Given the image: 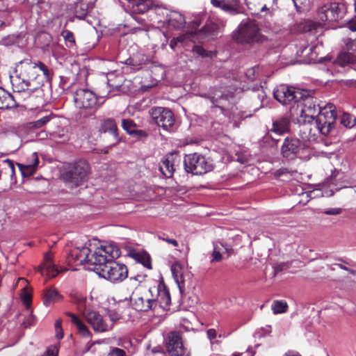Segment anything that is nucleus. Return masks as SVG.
Returning a JSON list of instances; mask_svg holds the SVG:
<instances>
[{
    "label": "nucleus",
    "mask_w": 356,
    "mask_h": 356,
    "mask_svg": "<svg viewBox=\"0 0 356 356\" xmlns=\"http://www.w3.org/2000/svg\"><path fill=\"white\" fill-rule=\"evenodd\" d=\"M51 79V71L45 64L24 59L16 64L14 74L10 76V82L14 92L19 96L22 92L25 93L26 97L24 100L33 103L42 101V87Z\"/></svg>",
    "instance_id": "obj_1"
},
{
    "label": "nucleus",
    "mask_w": 356,
    "mask_h": 356,
    "mask_svg": "<svg viewBox=\"0 0 356 356\" xmlns=\"http://www.w3.org/2000/svg\"><path fill=\"white\" fill-rule=\"evenodd\" d=\"M336 119L335 106L329 103L320 111L316 118L309 119V127L312 129L313 136L329 135L334 127ZM307 123H309V121H307Z\"/></svg>",
    "instance_id": "obj_2"
},
{
    "label": "nucleus",
    "mask_w": 356,
    "mask_h": 356,
    "mask_svg": "<svg viewBox=\"0 0 356 356\" xmlns=\"http://www.w3.org/2000/svg\"><path fill=\"white\" fill-rule=\"evenodd\" d=\"M184 170L193 175H203L213 170L212 162L197 152L186 154L184 159Z\"/></svg>",
    "instance_id": "obj_3"
},
{
    "label": "nucleus",
    "mask_w": 356,
    "mask_h": 356,
    "mask_svg": "<svg viewBox=\"0 0 356 356\" xmlns=\"http://www.w3.org/2000/svg\"><path fill=\"white\" fill-rule=\"evenodd\" d=\"M293 108L296 112L298 122H301L309 121V119L314 120L323 108L316 103V99L312 97L310 92L308 91V95L301 99L297 103L296 108Z\"/></svg>",
    "instance_id": "obj_4"
},
{
    "label": "nucleus",
    "mask_w": 356,
    "mask_h": 356,
    "mask_svg": "<svg viewBox=\"0 0 356 356\" xmlns=\"http://www.w3.org/2000/svg\"><path fill=\"white\" fill-rule=\"evenodd\" d=\"M120 256V250L113 245H100L90 255L89 265L105 266L113 262Z\"/></svg>",
    "instance_id": "obj_5"
},
{
    "label": "nucleus",
    "mask_w": 356,
    "mask_h": 356,
    "mask_svg": "<svg viewBox=\"0 0 356 356\" xmlns=\"http://www.w3.org/2000/svg\"><path fill=\"white\" fill-rule=\"evenodd\" d=\"M308 95V90L280 85L273 91L274 98L283 105L296 104Z\"/></svg>",
    "instance_id": "obj_6"
},
{
    "label": "nucleus",
    "mask_w": 356,
    "mask_h": 356,
    "mask_svg": "<svg viewBox=\"0 0 356 356\" xmlns=\"http://www.w3.org/2000/svg\"><path fill=\"white\" fill-rule=\"evenodd\" d=\"M89 171L88 163L85 160L80 159L69 165L68 170L64 174V179L74 186H77L86 179Z\"/></svg>",
    "instance_id": "obj_7"
},
{
    "label": "nucleus",
    "mask_w": 356,
    "mask_h": 356,
    "mask_svg": "<svg viewBox=\"0 0 356 356\" xmlns=\"http://www.w3.org/2000/svg\"><path fill=\"white\" fill-rule=\"evenodd\" d=\"M74 101L77 108L87 111L90 114L94 113L99 106L96 94L88 89L77 90Z\"/></svg>",
    "instance_id": "obj_8"
},
{
    "label": "nucleus",
    "mask_w": 356,
    "mask_h": 356,
    "mask_svg": "<svg viewBox=\"0 0 356 356\" xmlns=\"http://www.w3.org/2000/svg\"><path fill=\"white\" fill-rule=\"evenodd\" d=\"M305 148V144L302 140L296 137L287 136L284 139L280 153L284 158L293 160L300 156Z\"/></svg>",
    "instance_id": "obj_9"
},
{
    "label": "nucleus",
    "mask_w": 356,
    "mask_h": 356,
    "mask_svg": "<svg viewBox=\"0 0 356 356\" xmlns=\"http://www.w3.org/2000/svg\"><path fill=\"white\" fill-rule=\"evenodd\" d=\"M83 315L95 332H105L112 330V323L98 312L85 309Z\"/></svg>",
    "instance_id": "obj_10"
},
{
    "label": "nucleus",
    "mask_w": 356,
    "mask_h": 356,
    "mask_svg": "<svg viewBox=\"0 0 356 356\" xmlns=\"http://www.w3.org/2000/svg\"><path fill=\"white\" fill-rule=\"evenodd\" d=\"M149 113L155 123L164 130H169L175 124V115L168 108L163 107L152 108Z\"/></svg>",
    "instance_id": "obj_11"
},
{
    "label": "nucleus",
    "mask_w": 356,
    "mask_h": 356,
    "mask_svg": "<svg viewBox=\"0 0 356 356\" xmlns=\"http://www.w3.org/2000/svg\"><path fill=\"white\" fill-rule=\"evenodd\" d=\"M131 300L134 302L133 306L137 311L147 312L155 307V300L152 298L149 289L143 292L136 289L132 293Z\"/></svg>",
    "instance_id": "obj_12"
},
{
    "label": "nucleus",
    "mask_w": 356,
    "mask_h": 356,
    "mask_svg": "<svg viewBox=\"0 0 356 356\" xmlns=\"http://www.w3.org/2000/svg\"><path fill=\"white\" fill-rule=\"evenodd\" d=\"M258 33L257 26L252 22H248L239 26L234 39L241 43H250L257 40Z\"/></svg>",
    "instance_id": "obj_13"
},
{
    "label": "nucleus",
    "mask_w": 356,
    "mask_h": 356,
    "mask_svg": "<svg viewBox=\"0 0 356 356\" xmlns=\"http://www.w3.org/2000/svg\"><path fill=\"white\" fill-rule=\"evenodd\" d=\"M319 20L325 22H337L343 17V13L339 3H329L321 6L317 11Z\"/></svg>",
    "instance_id": "obj_14"
},
{
    "label": "nucleus",
    "mask_w": 356,
    "mask_h": 356,
    "mask_svg": "<svg viewBox=\"0 0 356 356\" xmlns=\"http://www.w3.org/2000/svg\"><path fill=\"white\" fill-rule=\"evenodd\" d=\"M92 252L90 248L83 246L74 248L68 254L66 261L69 267H77L85 264H89L90 254Z\"/></svg>",
    "instance_id": "obj_15"
},
{
    "label": "nucleus",
    "mask_w": 356,
    "mask_h": 356,
    "mask_svg": "<svg viewBox=\"0 0 356 356\" xmlns=\"http://www.w3.org/2000/svg\"><path fill=\"white\" fill-rule=\"evenodd\" d=\"M165 348L169 356H184V348L179 333L171 332L165 339Z\"/></svg>",
    "instance_id": "obj_16"
},
{
    "label": "nucleus",
    "mask_w": 356,
    "mask_h": 356,
    "mask_svg": "<svg viewBox=\"0 0 356 356\" xmlns=\"http://www.w3.org/2000/svg\"><path fill=\"white\" fill-rule=\"evenodd\" d=\"M92 270L99 277L111 282H121L128 275V268H88Z\"/></svg>",
    "instance_id": "obj_17"
},
{
    "label": "nucleus",
    "mask_w": 356,
    "mask_h": 356,
    "mask_svg": "<svg viewBox=\"0 0 356 356\" xmlns=\"http://www.w3.org/2000/svg\"><path fill=\"white\" fill-rule=\"evenodd\" d=\"M291 119L288 115L280 116L273 121L272 127L268 131V134L272 140L277 142L278 140L271 135L274 134L277 136H282L291 131Z\"/></svg>",
    "instance_id": "obj_18"
},
{
    "label": "nucleus",
    "mask_w": 356,
    "mask_h": 356,
    "mask_svg": "<svg viewBox=\"0 0 356 356\" xmlns=\"http://www.w3.org/2000/svg\"><path fill=\"white\" fill-rule=\"evenodd\" d=\"M180 163V156L177 153L167 154L159 163V169L166 177H171L175 171V166Z\"/></svg>",
    "instance_id": "obj_19"
},
{
    "label": "nucleus",
    "mask_w": 356,
    "mask_h": 356,
    "mask_svg": "<svg viewBox=\"0 0 356 356\" xmlns=\"http://www.w3.org/2000/svg\"><path fill=\"white\" fill-rule=\"evenodd\" d=\"M152 298L155 300V307L159 304L162 308H165L171 302L170 295L168 289L163 285H158L149 288Z\"/></svg>",
    "instance_id": "obj_20"
},
{
    "label": "nucleus",
    "mask_w": 356,
    "mask_h": 356,
    "mask_svg": "<svg viewBox=\"0 0 356 356\" xmlns=\"http://www.w3.org/2000/svg\"><path fill=\"white\" fill-rule=\"evenodd\" d=\"M149 61L148 57L144 53L139 51L131 55L124 61H121V63L129 66L131 70L138 71L148 64Z\"/></svg>",
    "instance_id": "obj_21"
},
{
    "label": "nucleus",
    "mask_w": 356,
    "mask_h": 356,
    "mask_svg": "<svg viewBox=\"0 0 356 356\" xmlns=\"http://www.w3.org/2000/svg\"><path fill=\"white\" fill-rule=\"evenodd\" d=\"M172 277L177 284L179 291L182 292L186 284H189L192 278V274L189 268H170Z\"/></svg>",
    "instance_id": "obj_22"
},
{
    "label": "nucleus",
    "mask_w": 356,
    "mask_h": 356,
    "mask_svg": "<svg viewBox=\"0 0 356 356\" xmlns=\"http://www.w3.org/2000/svg\"><path fill=\"white\" fill-rule=\"evenodd\" d=\"M234 252V250L230 245H225L221 243H216L213 245V250L211 254V263L219 262L226 255V258H229Z\"/></svg>",
    "instance_id": "obj_23"
},
{
    "label": "nucleus",
    "mask_w": 356,
    "mask_h": 356,
    "mask_svg": "<svg viewBox=\"0 0 356 356\" xmlns=\"http://www.w3.org/2000/svg\"><path fill=\"white\" fill-rule=\"evenodd\" d=\"M118 130V126L115 120L112 118H107L102 121L99 131L100 134L106 133L111 134L113 137V142L109 145L112 146L119 141Z\"/></svg>",
    "instance_id": "obj_24"
},
{
    "label": "nucleus",
    "mask_w": 356,
    "mask_h": 356,
    "mask_svg": "<svg viewBox=\"0 0 356 356\" xmlns=\"http://www.w3.org/2000/svg\"><path fill=\"white\" fill-rule=\"evenodd\" d=\"M213 6L219 8L232 15L239 13V0H211Z\"/></svg>",
    "instance_id": "obj_25"
},
{
    "label": "nucleus",
    "mask_w": 356,
    "mask_h": 356,
    "mask_svg": "<svg viewBox=\"0 0 356 356\" xmlns=\"http://www.w3.org/2000/svg\"><path fill=\"white\" fill-rule=\"evenodd\" d=\"M127 255L134 259L136 262L143 266V267H152V258L149 254L145 250H131Z\"/></svg>",
    "instance_id": "obj_26"
},
{
    "label": "nucleus",
    "mask_w": 356,
    "mask_h": 356,
    "mask_svg": "<svg viewBox=\"0 0 356 356\" xmlns=\"http://www.w3.org/2000/svg\"><path fill=\"white\" fill-rule=\"evenodd\" d=\"M274 1L275 0H245V3L253 15H258L268 10V6Z\"/></svg>",
    "instance_id": "obj_27"
},
{
    "label": "nucleus",
    "mask_w": 356,
    "mask_h": 356,
    "mask_svg": "<svg viewBox=\"0 0 356 356\" xmlns=\"http://www.w3.org/2000/svg\"><path fill=\"white\" fill-rule=\"evenodd\" d=\"M31 159L33 161V163H17V166L24 177L32 176L38 168L39 164L38 154L36 152L33 153L31 155Z\"/></svg>",
    "instance_id": "obj_28"
},
{
    "label": "nucleus",
    "mask_w": 356,
    "mask_h": 356,
    "mask_svg": "<svg viewBox=\"0 0 356 356\" xmlns=\"http://www.w3.org/2000/svg\"><path fill=\"white\" fill-rule=\"evenodd\" d=\"M334 64L344 67L356 64V55L348 51H342L339 54L334 61Z\"/></svg>",
    "instance_id": "obj_29"
},
{
    "label": "nucleus",
    "mask_w": 356,
    "mask_h": 356,
    "mask_svg": "<svg viewBox=\"0 0 356 356\" xmlns=\"http://www.w3.org/2000/svg\"><path fill=\"white\" fill-rule=\"evenodd\" d=\"M17 106L14 96L0 87V109H8Z\"/></svg>",
    "instance_id": "obj_30"
},
{
    "label": "nucleus",
    "mask_w": 356,
    "mask_h": 356,
    "mask_svg": "<svg viewBox=\"0 0 356 356\" xmlns=\"http://www.w3.org/2000/svg\"><path fill=\"white\" fill-rule=\"evenodd\" d=\"M122 127L129 135L137 136L139 138L147 136L145 131L137 129V125L129 119H123L122 120Z\"/></svg>",
    "instance_id": "obj_31"
},
{
    "label": "nucleus",
    "mask_w": 356,
    "mask_h": 356,
    "mask_svg": "<svg viewBox=\"0 0 356 356\" xmlns=\"http://www.w3.org/2000/svg\"><path fill=\"white\" fill-rule=\"evenodd\" d=\"M49 137L51 140L56 143H65L70 139L67 129L60 127L55 131L49 132Z\"/></svg>",
    "instance_id": "obj_32"
},
{
    "label": "nucleus",
    "mask_w": 356,
    "mask_h": 356,
    "mask_svg": "<svg viewBox=\"0 0 356 356\" xmlns=\"http://www.w3.org/2000/svg\"><path fill=\"white\" fill-rule=\"evenodd\" d=\"M186 24L185 17L178 12H172L168 19V26L176 30H181Z\"/></svg>",
    "instance_id": "obj_33"
},
{
    "label": "nucleus",
    "mask_w": 356,
    "mask_h": 356,
    "mask_svg": "<svg viewBox=\"0 0 356 356\" xmlns=\"http://www.w3.org/2000/svg\"><path fill=\"white\" fill-rule=\"evenodd\" d=\"M66 314L70 317L71 322L74 323L79 332V333L83 337H90V332L87 326L76 316L74 314L67 312Z\"/></svg>",
    "instance_id": "obj_34"
},
{
    "label": "nucleus",
    "mask_w": 356,
    "mask_h": 356,
    "mask_svg": "<svg viewBox=\"0 0 356 356\" xmlns=\"http://www.w3.org/2000/svg\"><path fill=\"white\" fill-rule=\"evenodd\" d=\"M222 26V24L214 22H208L202 28L201 32L208 36L216 35Z\"/></svg>",
    "instance_id": "obj_35"
},
{
    "label": "nucleus",
    "mask_w": 356,
    "mask_h": 356,
    "mask_svg": "<svg viewBox=\"0 0 356 356\" xmlns=\"http://www.w3.org/2000/svg\"><path fill=\"white\" fill-rule=\"evenodd\" d=\"M88 5L87 3L80 1L74 4V15L79 19H84L88 15Z\"/></svg>",
    "instance_id": "obj_36"
},
{
    "label": "nucleus",
    "mask_w": 356,
    "mask_h": 356,
    "mask_svg": "<svg viewBox=\"0 0 356 356\" xmlns=\"http://www.w3.org/2000/svg\"><path fill=\"white\" fill-rule=\"evenodd\" d=\"M60 298L61 296L56 289H46L44 291V304L47 306L58 301Z\"/></svg>",
    "instance_id": "obj_37"
},
{
    "label": "nucleus",
    "mask_w": 356,
    "mask_h": 356,
    "mask_svg": "<svg viewBox=\"0 0 356 356\" xmlns=\"http://www.w3.org/2000/svg\"><path fill=\"white\" fill-rule=\"evenodd\" d=\"M288 304L284 300H275L271 305V309L274 314H283L287 312Z\"/></svg>",
    "instance_id": "obj_38"
},
{
    "label": "nucleus",
    "mask_w": 356,
    "mask_h": 356,
    "mask_svg": "<svg viewBox=\"0 0 356 356\" xmlns=\"http://www.w3.org/2000/svg\"><path fill=\"white\" fill-rule=\"evenodd\" d=\"M56 117L53 113L47 115L35 121L31 122L29 126L31 128L40 129L45 126L49 122L55 119Z\"/></svg>",
    "instance_id": "obj_39"
},
{
    "label": "nucleus",
    "mask_w": 356,
    "mask_h": 356,
    "mask_svg": "<svg viewBox=\"0 0 356 356\" xmlns=\"http://www.w3.org/2000/svg\"><path fill=\"white\" fill-rule=\"evenodd\" d=\"M19 282L24 284V291L22 294V300L25 305L26 309H29L31 302V295L26 291V284L27 283V280L24 277H19L18 278L16 284H18Z\"/></svg>",
    "instance_id": "obj_40"
},
{
    "label": "nucleus",
    "mask_w": 356,
    "mask_h": 356,
    "mask_svg": "<svg viewBox=\"0 0 356 356\" xmlns=\"http://www.w3.org/2000/svg\"><path fill=\"white\" fill-rule=\"evenodd\" d=\"M300 123H302V129L300 130V131L302 133V137L307 140H316L317 136H313L312 129L309 127H311L309 122L307 123V122H301Z\"/></svg>",
    "instance_id": "obj_41"
},
{
    "label": "nucleus",
    "mask_w": 356,
    "mask_h": 356,
    "mask_svg": "<svg viewBox=\"0 0 356 356\" xmlns=\"http://www.w3.org/2000/svg\"><path fill=\"white\" fill-rule=\"evenodd\" d=\"M283 268H265L264 277L266 280H273L275 277L282 275Z\"/></svg>",
    "instance_id": "obj_42"
},
{
    "label": "nucleus",
    "mask_w": 356,
    "mask_h": 356,
    "mask_svg": "<svg viewBox=\"0 0 356 356\" xmlns=\"http://www.w3.org/2000/svg\"><path fill=\"white\" fill-rule=\"evenodd\" d=\"M61 35L63 37L66 42V45L72 48L75 46V39L74 33L69 30H64L61 33Z\"/></svg>",
    "instance_id": "obj_43"
},
{
    "label": "nucleus",
    "mask_w": 356,
    "mask_h": 356,
    "mask_svg": "<svg viewBox=\"0 0 356 356\" xmlns=\"http://www.w3.org/2000/svg\"><path fill=\"white\" fill-rule=\"evenodd\" d=\"M106 317L108 323H112V328L115 323L121 318V315L115 309H107Z\"/></svg>",
    "instance_id": "obj_44"
},
{
    "label": "nucleus",
    "mask_w": 356,
    "mask_h": 356,
    "mask_svg": "<svg viewBox=\"0 0 356 356\" xmlns=\"http://www.w3.org/2000/svg\"><path fill=\"white\" fill-rule=\"evenodd\" d=\"M356 122V119L348 113H343L341 117V124L348 128L353 127Z\"/></svg>",
    "instance_id": "obj_45"
},
{
    "label": "nucleus",
    "mask_w": 356,
    "mask_h": 356,
    "mask_svg": "<svg viewBox=\"0 0 356 356\" xmlns=\"http://www.w3.org/2000/svg\"><path fill=\"white\" fill-rule=\"evenodd\" d=\"M152 6L153 3L152 1L151 4H148L147 2H143L138 4L133 5V8L134 12L139 14H143L147 10H149L150 8H152Z\"/></svg>",
    "instance_id": "obj_46"
},
{
    "label": "nucleus",
    "mask_w": 356,
    "mask_h": 356,
    "mask_svg": "<svg viewBox=\"0 0 356 356\" xmlns=\"http://www.w3.org/2000/svg\"><path fill=\"white\" fill-rule=\"evenodd\" d=\"M58 269L59 268H38L41 275H46L51 278L56 277L61 271Z\"/></svg>",
    "instance_id": "obj_47"
},
{
    "label": "nucleus",
    "mask_w": 356,
    "mask_h": 356,
    "mask_svg": "<svg viewBox=\"0 0 356 356\" xmlns=\"http://www.w3.org/2000/svg\"><path fill=\"white\" fill-rule=\"evenodd\" d=\"M38 267H57L52 263V254L51 252L46 253L44 256L43 264H40Z\"/></svg>",
    "instance_id": "obj_48"
},
{
    "label": "nucleus",
    "mask_w": 356,
    "mask_h": 356,
    "mask_svg": "<svg viewBox=\"0 0 356 356\" xmlns=\"http://www.w3.org/2000/svg\"><path fill=\"white\" fill-rule=\"evenodd\" d=\"M193 51L202 57H211L212 51H208L200 46H195Z\"/></svg>",
    "instance_id": "obj_49"
},
{
    "label": "nucleus",
    "mask_w": 356,
    "mask_h": 356,
    "mask_svg": "<svg viewBox=\"0 0 356 356\" xmlns=\"http://www.w3.org/2000/svg\"><path fill=\"white\" fill-rule=\"evenodd\" d=\"M106 356H127L126 352L119 348H111Z\"/></svg>",
    "instance_id": "obj_50"
},
{
    "label": "nucleus",
    "mask_w": 356,
    "mask_h": 356,
    "mask_svg": "<svg viewBox=\"0 0 356 356\" xmlns=\"http://www.w3.org/2000/svg\"><path fill=\"white\" fill-rule=\"evenodd\" d=\"M58 349L55 346H51L47 348L46 352L41 356H58Z\"/></svg>",
    "instance_id": "obj_51"
},
{
    "label": "nucleus",
    "mask_w": 356,
    "mask_h": 356,
    "mask_svg": "<svg viewBox=\"0 0 356 356\" xmlns=\"http://www.w3.org/2000/svg\"><path fill=\"white\" fill-rule=\"evenodd\" d=\"M258 70V68H256L255 67L248 69L246 72L245 75L248 77V79L250 81H253L256 79V72Z\"/></svg>",
    "instance_id": "obj_52"
},
{
    "label": "nucleus",
    "mask_w": 356,
    "mask_h": 356,
    "mask_svg": "<svg viewBox=\"0 0 356 356\" xmlns=\"http://www.w3.org/2000/svg\"><path fill=\"white\" fill-rule=\"evenodd\" d=\"M207 337L210 340L211 343H213V340L217 337V333L215 329H209L207 332Z\"/></svg>",
    "instance_id": "obj_53"
},
{
    "label": "nucleus",
    "mask_w": 356,
    "mask_h": 356,
    "mask_svg": "<svg viewBox=\"0 0 356 356\" xmlns=\"http://www.w3.org/2000/svg\"><path fill=\"white\" fill-rule=\"evenodd\" d=\"M342 209L341 208L329 209L324 211V213L326 215H338L341 213Z\"/></svg>",
    "instance_id": "obj_54"
},
{
    "label": "nucleus",
    "mask_w": 356,
    "mask_h": 356,
    "mask_svg": "<svg viewBox=\"0 0 356 356\" xmlns=\"http://www.w3.org/2000/svg\"><path fill=\"white\" fill-rule=\"evenodd\" d=\"M347 26L352 31H356V15L348 22Z\"/></svg>",
    "instance_id": "obj_55"
},
{
    "label": "nucleus",
    "mask_w": 356,
    "mask_h": 356,
    "mask_svg": "<svg viewBox=\"0 0 356 356\" xmlns=\"http://www.w3.org/2000/svg\"><path fill=\"white\" fill-rule=\"evenodd\" d=\"M159 238L160 240H162V241H164L167 242L169 244H172L175 247H177L178 245L177 241L176 240H175V239L168 238H164V237L161 236H159Z\"/></svg>",
    "instance_id": "obj_56"
},
{
    "label": "nucleus",
    "mask_w": 356,
    "mask_h": 356,
    "mask_svg": "<svg viewBox=\"0 0 356 356\" xmlns=\"http://www.w3.org/2000/svg\"><path fill=\"white\" fill-rule=\"evenodd\" d=\"M34 323V318L33 317L30 315L27 319L24 322V325L25 327H28L33 325Z\"/></svg>",
    "instance_id": "obj_57"
},
{
    "label": "nucleus",
    "mask_w": 356,
    "mask_h": 356,
    "mask_svg": "<svg viewBox=\"0 0 356 356\" xmlns=\"http://www.w3.org/2000/svg\"><path fill=\"white\" fill-rule=\"evenodd\" d=\"M288 172V170L286 168H280L277 170H276L274 173V175L276 177H281L282 175L284 174H286Z\"/></svg>",
    "instance_id": "obj_58"
},
{
    "label": "nucleus",
    "mask_w": 356,
    "mask_h": 356,
    "mask_svg": "<svg viewBox=\"0 0 356 356\" xmlns=\"http://www.w3.org/2000/svg\"><path fill=\"white\" fill-rule=\"evenodd\" d=\"M74 301L77 304L81 305L86 301V298L82 296L77 295L74 298Z\"/></svg>",
    "instance_id": "obj_59"
},
{
    "label": "nucleus",
    "mask_w": 356,
    "mask_h": 356,
    "mask_svg": "<svg viewBox=\"0 0 356 356\" xmlns=\"http://www.w3.org/2000/svg\"><path fill=\"white\" fill-rule=\"evenodd\" d=\"M5 162L8 163V167L11 172V175H13L15 174V166H14L13 162L8 159H6Z\"/></svg>",
    "instance_id": "obj_60"
},
{
    "label": "nucleus",
    "mask_w": 356,
    "mask_h": 356,
    "mask_svg": "<svg viewBox=\"0 0 356 356\" xmlns=\"http://www.w3.org/2000/svg\"><path fill=\"white\" fill-rule=\"evenodd\" d=\"M283 356H300V354L293 350H289Z\"/></svg>",
    "instance_id": "obj_61"
},
{
    "label": "nucleus",
    "mask_w": 356,
    "mask_h": 356,
    "mask_svg": "<svg viewBox=\"0 0 356 356\" xmlns=\"http://www.w3.org/2000/svg\"><path fill=\"white\" fill-rule=\"evenodd\" d=\"M55 329H56V331H58V330H62V327H61V321L60 320H58L56 321L55 323Z\"/></svg>",
    "instance_id": "obj_62"
},
{
    "label": "nucleus",
    "mask_w": 356,
    "mask_h": 356,
    "mask_svg": "<svg viewBox=\"0 0 356 356\" xmlns=\"http://www.w3.org/2000/svg\"><path fill=\"white\" fill-rule=\"evenodd\" d=\"M143 2H147L148 4H151V0H133V5L138 4Z\"/></svg>",
    "instance_id": "obj_63"
},
{
    "label": "nucleus",
    "mask_w": 356,
    "mask_h": 356,
    "mask_svg": "<svg viewBox=\"0 0 356 356\" xmlns=\"http://www.w3.org/2000/svg\"><path fill=\"white\" fill-rule=\"evenodd\" d=\"M56 338L58 339H60L63 337V330H58V331H56Z\"/></svg>",
    "instance_id": "obj_64"
}]
</instances>
